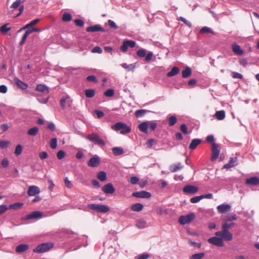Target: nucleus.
Returning <instances> with one entry per match:
<instances>
[{
	"mask_svg": "<svg viewBox=\"0 0 259 259\" xmlns=\"http://www.w3.org/2000/svg\"><path fill=\"white\" fill-rule=\"evenodd\" d=\"M137 55L140 57H144L146 55V50L144 49H140L137 52Z\"/></svg>",
	"mask_w": 259,
	"mask_h": 259,
	"instance_id": "obj_50",
	"label": "nucleus"
},
{
	"mask_svg": "<svg viewBox=\"0 0 259 259\" xmlns=\"http://www.w3.org/2000/svg\"><path fill=\"white\" fill-rule=\"evenodd\" d=\"M54 244L52 243H41L38 245L36 248H34L33 251L36 253H44L49 251L53 248Z\"/></svg>",
	"mask_w": 259,
	"mask_h": 259,
	"instance_id": "obj_5",
	"label": "nucleus"
},
{
	"mask_svg": "<svg viewBox=\"0 0 259 259\" xmlns=\"http://www.w3.org/2000/svg\"><path fill=\"white\" fill-rule=\"evenodd\" d=\"M10 144V142L8 141H1L0 148L2 149L7 148Z\"/></svg>",
	"mask_w": 259,
	"mask_h": 259,
	"instance_id": "obj_44",
	"label": "nucleus"
},
{
	"mask_svg": "<svg viewBox=\"0 0 259 259\" xmlns=\"http://www.w3.org/2000/svg\"><path fill=\"white\" fill-rule=\"evenodd\" d=\"M198 191V188L195 186L187 185L183 188V191L186 193L195 194Z\"/></svg>",
	"mask_w": 259,
	"mask_h": 259,
	"instance_id": "obj_14",
	"label": "nucleus"
},
{
	"mask_svg": "<svg viewBox=\"0 0 259 259\" xmlns=\"http://www.w3.org/2000/svg\"><path fill=\"white\" fill-rule=\"evenodd\" d=\"M112 150L113 154L116 156L122 155L124 153L123 149L120 147H114Z\"/></svg>",
	"mask_w": 259,
	"mask_h": 259,
	"instance_id": "obj_25",
	"label": "nucleus"
},
{
	"mask_svg": "<svg viewBox=\"0 0 259 259\" xmlns=\"http://www.w3.org/2000/svg\"><path fill=\"white\" fill-rule=\"evenodd\" d=\"M201 199H202V197L201 196V195L197 196L191 198L190 199V202L192 203H196L198 202Z\"/></svg>",
	"mask_w": 259,
	"mask_h": 259,
	"instance_id": "obj_46",
	"label": "nucleus"
},
{
	"mask_svg": "<svg viewBox=\"0 0 259 259\" xmlns=\"http://www.w3.org/2000/svg\"><path fill=\"white\" fill-rule=\"evenodd\" d=\"M1 164L4 167H7L9 164V161L7 158H4L1 162Z\"/></svg>",
	"mask_w": 259,
	"mask_h": 259,
	"instance_id": "obj_64",
	"label": "nucleus"
},
{
	"mask_svg": "<svg viewBox=\"0 0 259 259\" xmlns=\"http://www.w3.org/2000/svg\"><path fill=\"white\" fill-rule=\"evenodd\" d=\"M68 97H62L60 100L61 106L62 108H65L66 107V102L68 99Z\"/></svg>",
	"mask_w": 259,
	"mask_h": 259,
	"instance_id": "obj_61",
	"label": "nucleus"
},
{
	"mask_svg": "<svg viewBox=\"0 0 259 259\" xmlns=\"http://www.w3.org/2000/svg\"><path fill=\"white\" fill-rule=\"evenodd\" d=\"M178 20L179 21H181L183 22H184L186 25H187V26H188L189 27H191V23L187 21L185 18L183 17H179Z\"/></svg>",
	"mask_w": 259,
	"mask_h": 259,
	"instance_id": "obj_52",
	"label": "nucleus"
},
{
	"mask_svg": "<svg viewBox=\"0 0 259 259\" xmlns=\"http://www.w3.org/2000/svg\"><path fill=\"white\" fill-rule=\"evenodd\" d=\"M238 164L237 157H231L229 162L228 163V168L234 167Z\"/></svg>",
	"mask_w": 259,
	"mask_h": 259,
	"instance_id": "obj_26",
	"label": "nucleus"
},
{
	"mask_svg": "<svg viewBox=\"0 0 259 259\" xmlns=\"http://www.w3.org/2000/svg\"><path fill=\"white\" fill-rule=\"evenodd\" d=\"M39 188L36 186H31L28 188L27 194L29 196H35L40 193Z\"/></svg>",
	"mask_w": 259,
	"mask_h": 259,
	"instance_id": "obj_12",
	"label": "nucleus"
},
{
	"mask_svg": "<svg viewBox=\"0 0 259 259\" xmlns=\"http://www.w3.org/2000/svg\"><path fill=\"white\" fill-rule=\"evenodd\" d=\"M150 257V254L147 253L140 254L136 257V259H148Z\"/></svg>",
	"mask_w": 259,
	"mask_h": 259,
	"instance_id": "obj_48",
	"label": "nucleus"
},
{
	"mask_svg": "<svg viewBox=\"0 0 259 259\" xmlns=\"http://www.w3.org/2000/svg\"><path fill=\"white\" fill-rule=\"evenodd\" d=\"M146 112V111L145 110H138L136 111L135 115L137 117L142 116Z\"/></svg>",
	"mask_w": 259,
	"mask_h": 259,
	"instance_id": "obj_59",
	"label": "nucleus"
},
{
	"mask_svg": "<svg viewBox=\"0 0 259 259\" xmlns=\"http://www.w3.org/2000/svg\"><path fill=\"white\" fill-rule=\"evenodd\" d=\"M40 21V19H35L32 21H31L30 22H29V23L27 24L25 26H24L23 27H22V28H21L19 31H21L24 29H25L26 28H29L33 26H34L35 25H36L37 23H38Z\"/></svg>",
	"mask_w": 259,
	"mask_h": 259,
	"instance_id": "obj_23",
	"label": "nucleus"
},
{
	"mask_svg": "<svg viewBox=\"0 0 259 259\" xmlns=\"http://www.w3.org/2000/svg\"><path fill=\"white\" fill-rule=\"evenodd\" d=\"M204 256V253L203 252L195 253L192 255L190 259H202Z\"/></svg>",
	"mask_w": 259,
	"mask_h": 259,
	"instance_id": "obj_41",
	"label": "nucleus"
},
{
	"mask_svg": "<svg viewBox=\"0 0 259 259\" xmlns=\"http://www.w3.org/2000/svg\"><path fill=\"white\" fill-rule=\"evenodd\" d=\"M23 204L21 202H16L10 205L9 208L13 209H17L21 208L23 206Z\"/></svg>",
	"mask_w": 259,
	"mask_h": 259,
	"instance_id": "obj_38",
	"label": "nucleus"
},
{
	"mask_svg": "<svg viewBox=\"0 0 259 259\" xmlns=\"http://www.w3.org/2000/svg\"><path fill=\"white\" fill-rule=\"evenodd\" d=\"M84 137L90 142H93L95 144L100 147H103L106 145L104 140L97 133H93L90 135L84 136Z\"/></svg>",
	"mask_w": 259,
	"mask_h": 259,
	"instance_id": "obj_4",
	"label": "nucleus"
},
{
	"mask_svg": "<svg viewBox=\"0 0 259 259\" xmlns=\"http://www.w3.org/2000/svg\"><path fill=\"white\" fill-rule=\"evenodd\" d=\"M232 49L234 53L236 55L241 56L244 53L243 50L241 49L240 47L235 42L232 44Z\"/></svg>",
	"mask_w": 259,
	"mask_h": 259,
	"instance_id": "obj_15",
	"label": "nucleus"
},
{
	"mask_svg": "<svg viewBox=\"0 0 259 259\" xmlns=\"http://www.w3.org/2000/svg\"><path fill=\"white\" fill-rule=\"evenodd\" d=\"M111 128L116 132L120 131L122 135L126 134L131 132V128L125 123L118 122L111 126Z\"/></svg>",
	"mask_w": 259,
	"mask_h": 259,
	"instance_id": "obj_3",
	"label": "nucleus"
},
{
	"mask_svg": "<svg viewBox=\"0 0 259 259\" xmlns=\"http://www.w3.org/2000/svg\"><path fill=\"white\" fill-rule=\"evenodd\" d=\"M182 167L183 165L181 163H178L177 164L170 165L169 169L171 171L174 172L182 169Z\"/></svg>",
	"mask_w": 259,
	"mask_h": 259,
	"instance_id": "obj_27",
	"label": "nucleus"
},
{
	"mask_svg": "<svg viewBox=\"0 0 259 259\" xmlns=\"http://www.w3.org/2000/svg\"><path fill=\"white\" fill-rule=\"evenodd\" d=\"M22 150L23 147L21 145L19 144L17 145L14 152L15 155L17 156L20 155L22 153Z\"/></svg>",
	"mask_w": 259,
	"mask_h": 259,
	"instance_id": "obj_37",
	"label": "nucleus"
},
{
	"mask_svg": "<svg viewBox=\"0 0 259 259\" xmlns=\"http://www.w3.org/2000/svg\"><path fill=\"white\" fill-rule=\"evenodd\" d=\"M85 95L88 98H92L95 95V91L93 89H88L84 92Z\"/></svg>",
	"mask_w": 259,
	"mask_h": 259,
	"instance_id": "obj_35",
	"label": "nucleus"
},
{
	"mask_svg": "<svg viewBox=\"0 0 259 259\" xmlns=\"http://www.w3.org/2000/svg\"><path fill=\"white\" fill-rule=\"evenodd\" d=\"M230 75L232 78L234 79H243V76L241 74L236 72H231Z\"/></svg>",
	"mask_w": 259,
	"mask_h": 259,
	"instance_id": "obj_34",
	"label": "nucleus"
},
{
	"mask_svg": "<svg viewBox=\"0 0 259 259\" xmlns=\"http://www.w3.org/2000/svg\"><path fill=\"white\" fill-rule=\"evenodd\" d=\"M180 69L178 67H174L172 68L170 71L168 72L167 74V76L171 77L178 74Z\"/></svg>",
	"mask_w": 259,
	"mask_h": 259,
	"instance_id": "obj_28",
	"label": "nucleus"
},
{
	"mask_svg": "<svg viewBox=\"0 0 259 259\" xmlns=\"http://www.w3.org/2000/svg\"><path fill=\"white\" fill-rule=\"evenodd\" d=\"M87 79L89 81L91 82H94L95 83H97L98 82V80L94 75H89L87 77Z\"/></svg>",
	"mask_w": 259,
	"mask_h": 259,
	"instance_id": "obj_57",
	"label": "nucleus"
},
{
	"mask_svg": "<svg viewBox=\"0 0 259 259\" xmlns=\"http://www.w3.org/2000/svg\"><path fill=\"white\" fill-rule=\"evenodd\" d=\"M29 248V246L26 244H21L17 246L16 248V251L18 253H22L26 250Z\"/></svg>",
	"mask_w": 259,
	"mask_h": 259,
	"instance_id": "obj_21",
	"label": "nucleus"
},
{
	"mask_svg": "<svg viewBox=\"0 0 259 259\" xmlns=\"http://www.w3.org/2000/svg\"><path fill=\"white\" fill-rule=\"evenodd\" d=\"M130 182L132 184L135 185L139 183V179L137 177H132L131 178Z\"/></svg>",
	"mask_w": 259,
	"mask_h": 259,
	"instance_id": "obj_56",
	"label": "nucleus"
},
{
	"mask_svg": "<svg viewBox=\"0 0 259 259\" xmlns=\"http://www.w3.org/2000/svg\"><path fill=\"white\" fill-rule=\"evenodd\" d=\"M102 190L106 194H113L115 192V189L111 183H108L102 188Z\"/></svg>",
	"mask_w": 259,
	"mask_h": 259,
	"instance_id": "obj_11",
	"label": "nucleus"
},
{
	"mask_svg": "<svg viewBox=\"0 0 259 259\" xmlns=\"http://www.w3.org/2000/svg\"><path fill=\"white\" fill-rule=\"evenodd\" d=\"M50 147L52 149H55L57 147V139L53 138L50 141Z\"/></svg>",
	"mask_w": 259,
	"mask_h": 259,
	"instance_id": "obj_43",
	"label": "nucleus"
},
{
	"mask_svg": "<svg viewBox=\"0 0 259 259\" xmlns=\"http://www.w3.org/2000/svg\"><path fill=\"white\" fill-rule=\"evenodd\" d=\"M89 207L90 208L98 212L106 213L110 210V208L105 205L91 204L89 205Z\"/></svg>",
	"mask_w": 259,
	"mask_h": 259,
	"instance_id": "obj_6",
	"label": "nucleus"
},
{
	"mask_svg": "<svg viewBox=\"0 0 259 259\" xmlns=\"http://www.w3.org/2000/svg\"><path fill=\"white\" fill-rule=\"evenodd\" d=\"M217 209L220 213H224L227 211V204H222L217 207Z\"/></svg>",
	"mask_w": 259,
	"mask_h": 259,
	"instance_id": "obj_42",
	"label": "nucleus"
},
{
	"mask_svg": "<svg viewBox=\"0 0 259 259\" xmlns=\"http://www.w3.org/2000/svg\"><path fill=\"white\" fill-rule=\"evenodd\" d=\"M201 141L198 139H193L189 145V149L194 150L201 143Z\"/></svg>",
	"mask_w": 259,
	"mask_h": 259,
	"instance_id": "obj_24",
	"label": "nucleus"
},
{
	"mask_svg": "<svg viewBox=\"0 0 259 259\" xmlns=\"http://www.w3.org/2000/svg\"><path fill=\"white\" fill-rule=\"evenodd\" d=\"M39 157L41 160H44L48 158V154L45 151L41 152L39 154Z\"/></svg>",
	"mask_w": 259,
	"mask_h": 259,
	"instance_id": "obj_54",
	"label": "nucleus"
},
{
	"mask_svg": "<svg viewBox=\"0 0 259 259\" xmlns=\"http://www.w3.org/2000/svg\"><path fill=\"white\" fill-rule=\"evenodd\" d=\"M14 82L16 84L20 89L22 90H26L28 88V84L24 82L21 81L18 78H15L14 79Z\"/></svg>",
	"mask_w": 259,
	"mask_h": 259,
	"instance_id": "obj_19",
	"label": "nucleus"
},
{
	"mask_svg": "<svg viewBox=\"0 0 259 259\" xmlns=\"http://www.w3.org/2000/svg\"><path fill=\"white\" fill-rule=\"evenodd\" d=\"M215 116L218 120H222L225 117V112L224 110L217 111Z\"/></svg>",
	"mask_w": 259,
	"mask_h": 259,
	"instance_id": "obj_31",
	"label": "nucleus"
},
{
	"mask_svg": "<svg viewBox=\"0 0 259 259\" xmlns=\"http://www.w3.org/2000/svg\"><path fill=\"white\" fill-rule=\"evenodd\" d=\"M191 69H190V68L187 67L182 71V77L183 78H187L191 75Z\"/></svg>",
	"mask_w": 259,
	"mask_h": 259,
	"instance_id": "obj_29",
	"label": "nucleus"
},
{
	"mask_svg": "<svg viewBox=\"0 0 259 259\" xmlns=\"http://www.w3.org/2000/svg\"><path fill=\"white\" fill-rule=\"evenodd\" d=\"M102 52V49L98 46L95 47L92 50V52L93 53L101 54Z\"/></svg>",
	"mask_w": 259,
	"mask_h": 259,
	"instance_id": "obj_53",
	"label": "nucleus"
},
{
	"mask_svg": "<svg viewBox=\"0 0 259 259\" xmlns=\"http://www.w3.org/2000/svg\"><path fill=\"white\" fill-rule=\"evenodd\" d=\"M38 132V128L36 126H34L32 128H30L27 131L28 135L30 136H34L37 135V134Z\"/></svg>",
	"mask_w": 259,
	"mask_h": 259,
	"instance_id": "obj_32",
	"label": "nucleus"
},
{
	"mask_svg": "<svg viewBox=\"0 0 259 259\" xmlns=\"http://www.w3.org/2000/svg\"><path fill=\"white\" fill-rule=\"evenodd\" d=\"M66 155V153L63 150H60L57 154V158L59 160L63 159Z\"/></svg>",
	"mask_w": 259,
	"mask_h": 259,
	"instance_id": "obj_49",
	"label": "nucleus"
},
{
	"mask_svg": "<svg viewBox=\"0 0 259 259\" xmlns=\"http://www.w3.org/2000/svg\"><path fill=\"white\" fill-rule=\"evenodd\" d=\"M200 32L201 33H211L214 34V31L209 27L207 26L203 27L200 30Z\"/></svg>",
	"mask_w": 259,
	"mask_h": 259,
	"instance_id": "obj_33",
	"label": "nucleus"
},
{
	"mask_svg": "<svg viewBox=\"0 0 259 259\" xmlns=\"http://www.w3.org/2000/svg\"><path fill=\"white\" fill-rule=\"evenodd\" d=\"M108 24L109 26L112 28H114L115 29H117L118 28V26L116 25L115 23L111 20H109L108 21Z\"/></svg>",
	"mask_w": 259,
	"mask_h": 259,
	"instance_id": "obj_55",
	"label": "nucleus"
},
{
	"mask_svg": "<svg viewBox=\"0 0 259 259\" xmlns=\"http://www.w3.org/2000/svg\"><path fill=\"white\" fill-rule=\"evenodd\" d=\"M177 121V119L176 116H171L168 118V125L169 126L174 125Z\"/></svg>",
	"mask_w": 259,
	"mask_h": 259,
	"instance_id": "obj_39",
	"label": "nucleus"
},
{
	"mask_svg": "<svg viewBox=\"0 0 259 259\" xmlns=\"http://www.w3.org/2000/svg\"><path fill=\"white\" fill-rule=\"evenodd\" d=\"M75 25L79 27H82L84 25V22L81 19H76L74 20Z\"/></svg>",
	"mask_w": 259,
	"mask_h": 259,
	"instance_id": "obj_63",
	"label": "nucleus"
},
{
	"mask_svg": "<svg viewBox=\"0 0 259 259\" xmlns=\"http://www.w3.org/2000/svg\"><path fill=\"white\" fill-rule=\"evenodd\" d=\"M97 178L100 181L104 182L106 181L107 179L106 173L103 171H100L98 174Z\"/></svg>",
	"mask_w": 259,
	"mask_h": 259,
	"instance_id": "obj_30",
	"label": "nucleus"
},
{
	"mask_svg": "<svg viewBox=\"0 0 259 259\" xmlns=\"http://www.w3.org/2000/svg\"><path fill=\"white\" fill-rule=\"evenodd\" d=\"M100 162V158L98 157L91 158L88 162V165L92 167H97Z\"/></svg>",
	"mask_w": 259,
	"mask_h": 259,
	"instance_id": "obj_16",
	"label": "nucleus"
},
{
	"mask_svg": "<svg viewBox=\"0 0 259 259\" xmlns=\"http://www.w3.org/2000/svg\"><path fill=\"white\" fill-rule=\"evenodd\" d=\"M245 183L247 185L256 186L259 184V178L253 177L246 179Z\"/></svg>",
	"mask_w": 259,
	"mask_h": 259,
	"instance_id": "obj_17",
	"label": "nucleus"
},
{
	"mask_svg": "<svg viewBox=\"0 0 259 259\" xmlns=\"http://www.w3.org/2000/svg\"><path fill=\"white\" fill-rule=\"evenodd\" d=\"M8 209V207L6 205L2 204L0 205V215L3 214Z\"/></svg>",
	"mask_w": 259,
	"mask_h": 259,
	"instance_id": "obj_58",
	"label": "nucleus"
},
{
	"mask_svg": "<svg viewBox=\"0 0 259 259\" xmlns=\"http://www.w3.org/2000/svg\"><path fill=\"white\" fill-rule=\"evenodd\" d=\"M121 66L126 69L128 71L131 70H133L135 68V65L134 64H131L130 65H127L126 63H123L121 65Z\"/></svg>",
	"mask_w": 259,
	"mask_h": 259,
	"instance_id": "obj_36",
	"label": "nucleus"
},
{
	"mask_svg": "<svg viewBox=\"0 0 259 259\" xmlns=\"http://www.w3.org/2000/svg\"><path fill=\"white\" fill-rule=\"evenodd\" d=\"M195 218V215L191 213L186 215H181L179 218V222L182 225H185L191 223Z\"/></svg>",
	"mask_w": 259,
	"mask_h": 259,
	"instance_id": "obj_8",
	"label": "nucleus"
},
{
	"mask_svg": "<svg viewBox=\"0 0 259 259\" xmlns=\"http://www.w3.org/2000/svg\"><path fill=\"white\" fill-rule=\"evenodd\" d=\"M8 25L9 24H6L1 26L0 30L3 33L6 34L11 29V27H8Z\"/></svg>",
	"mask_w": 259,
	"mask_h": 259,
	"instance_id": "obj_40",
	"label": "nucleus"
},
{
	"mask_svg": "<svg viewBox=\"0 0 259 259\" xmlns=\"http://www.w3.org/2000/svg\"><path fill=\"white\" fill-rule=\"evenodd\" d=\"M215 235L216 236L208 239V242L218 247L223 246L224 241L227 240V223L223 224V230L217 232Z\"/></svg>",
	"mask_w": 259,
	"mask_h": 259,
	"instance_id": "obj_1",
	"label": "nucleus"
},
{
	"mask_svg": "<svg viewBox=\"0 0 259 259\" xmlns=\"http://www.w3.org/2000/svg\"><path fill=\"white\" fill-rule=\"evenodd\" d=\"M72 19V16L69 13H65L62 17V20L65 22L70 21Z\"/></svg>",
	"mask_w": 259,
	"mask_h": 259,
	"instance_id": "obj_45",
	"label": "nucleus"
},
{
	"mask_svg": "<svg viewBox=\"0 0 259 259\" xmlns=\"http://www.w3.org/2000/svg\"><path fill=\"white\" fill-rule=\"evenodd\" d=\"M128 47V46L127 44L126 43V41H124L122 46H121L120 49L122 52H125L127 51Z\"/></svg>",
	"mask_w": 259,
	"mask_h": 259,
	"instance_id": "obj_60",
	"label": "nucleus"
},
{
	"mask_svg": "<svg viewBox=\"0 0 259 259\" xmlns=\"http://www.w3.org/2000/svg\"><path fill=\"white\" fill-rule=\"evenodd\" d=\"M87 31L88 32H97V31L104 32L105 30L100 25H94L93 26L88 27L87 29Z\"/></svg>",
	"mask_w": 259,
	"mask_h": 259,
	"instance_id": "obj_18",
	"label": "nucleus"
},
{
	"mask_svg": "<svg viewBox=\"0 0 259 259\" xmlns=\"http://www.w3.org/2000/svg\"><path fill=\"white\" fill-rule=\"evenodd\" d=\"M104 95L106 97H113L114 95V91L113 89H108L105 92Z\"/></svg>",
	"mask_w": 259,
	"mask_h": 259,
	"instance_id": "obj_51",
	"label": "nucleus"
},
{
	"mask_svg": "<svg viewBox=\"0 0 259 259\" xmlns=\"http://www.w3.org/2000/svg\"><path fill=\"white\" fill-rule=\"evenodd\" d=\"M28 36H29V35H28L27 33H26L25 32V33L23 34V35L22 36V38L21 41L19 42L20 46H22L25 43V42Z\"/></svg>",
	"mask_w": 259,
	"mask_h": 259,
	"instance_id": "obj_62",
	"label": "nucleus"
},
{
	"mask_svg": "<svg viewBox=\"0 0 259 259\" xmlns=\"http://www.w3.org/2000/svg\"><path fill=\"white\" fill-rule=\"evenodd\" d=\"M133 196L142 198H150L151 197L150 193L147 191L136 192L133 193Z\"/></svg>",
	"mask_w": 259,
	"mask_h": 259,
	"instance_id": "obj_9",
	"label": "nucleus"
},
{
	"mask_svg": "<svg viewBox=\"0 0 259 259\" xmlns=\"http://www.w3.org/2000/svg\"><path fill=\"white\" fill-rule=\"evenodd\" d=\"M157 127V123L153 121H146L142 122L140 123L138 128L139 130L145 134L148 133V128H149L152 131H154Z\"/></svg>",
	"mask_w": 259,
	"mask_h": 259,
	"instance_id": "obj_2",
	"label": "nucleus"
},
{
	"mask_svg": "<svg viewBox=\"0 0 259 259\" xmlns=\"http://www.w3.org/2000/svg\"><path fill=\"white\" fill-rule=\"evenodd\" d=\"M21 3V0H16L15 2H14L12 4V6H11V8H13L14 9H16L18 7H19V10L20 12L17 15V16H20L23 12L24 9V6H23V5L20 6Z\"/></svg>",
	"mask_w": 259,
	"mask_h": 259,
	"instance_id": "obj_10",
	"label": "nucleus"
},
{
	"mask_svg": "<svg viewBox=\"0 0 259 259\" xmlns=\"http://www.w3.org/2000/svg\"><path fill=\"white\" fill-rule=\"evenodd\" d=\"M36 90L38 92L46 94H48L49 92V88L42 84H38L36 86Z\"/></svg>",
	"mask_w": 259,
	"mask_h": 259,
	"instance_id": "obj_20",
	"label": "nucleus"
},
{
	"mask_svg": "<svg viewBox=\"0 0 259 259\" xmlns=\"http://www.w3.org/2000/svg\"><path fill=\"white\" fill-rule=\"evenodd\" d=\"M143 205L140 203L133 204L131 206V210L133 211L139 212L143 209Z\"/></svg>",
	"mask_w": 259,
	"mask_h": 259,
	"instance_id": "obj_22",
	"label": "nucleus"
},
{
	"mask_svg": "<svg viewBox=\"0 0 259 259\" xmlns=\"http://www.w3.org/2000/svg\"><path fill=\"white\" fill-rule=\"evenodd\" d=\"M146 222L145 221H138L136 226L139 229H143L146 227Z\"/></svg>",
	"mask_w": 259,
	"mask_h": 259,
	"instance_id": "obj_47",
	"label": "nucleus"
},
{
	"mask_svg": "<svg viewBox=\"0 0 259 259\" xmlns=\"http://www.w3.org/2000/svg\"><path fill=\"white\" fill-rule=\"evenodd\" d=\"M221 151V147L219 144L215 143H213L211 147V161H214L219 157V155Z\"/></svg>",
	"mask_w": 259,
	"mask_h": 259,
	"instance_id": "obj_7",
	"label": "nucleus"
},
{
	"mask_svg": "<svg viewBox=\"0 0 259 259\" xmlns=\"http://www.w3.org/2000/svg\"><path fill=\"white\" fill-rule=\"evenodd\" d=\"M42 213L38 211H35L31 213L30 214L26 215L24 219L25 220H30V219H39L42 217Z\"/></svg>",
	"mask_w": 259,
	"mask_h": 259,
	"instance_id": "obj_13",
	"label": "nucleus"
}]
</instances>
